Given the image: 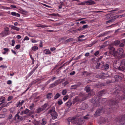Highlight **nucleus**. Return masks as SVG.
Segmentation results:
<instances>
[{
	"mask_svg": "<svg viewBox=\"0 0 125 125\" xmlns=\"http://www.w3.org/2000/svg\"><path fill=\"white\" fill-rule=\"evenodd\" d=\"M117 90L114 91L113 94L115 97V100L111 99L106 101L105 98H99L97 97L96 96H95L91 100V102L95 106H98L102 104L105 103H107L109 105H107L106 107H103L98 109L94 114L95 116H97L101 115L103 112L105 114L110 113L112 112L113 109H115L119 108V103L120 101L122 100H125L123 96L119 92L120 90Z\"/></svg>",
	"mask_w": 125,
	"mask_h": 125,
	"instance_id": "f257e3e1",
	"label": "nucleus"
},
{
	"mask_svg": "<svg viewBox=\"0 0 125 125\" xmlns=\"http://www.w3.org/2000/svg\"><path fill=\"white\" fill-rule=\"evenodd\" d=\"M115 55L116 58H123L125 56V53H124V50L122 48H119L117 49L115 52Z\"/></svg>",
	"mask_w": 125,
	"mask_h": 125,
	"instance_id": "f03ea898",
	"label": "nucleus"
},
{
	"mask_svg": "<svg viewBox=\"0 0 125 125\" xmlns=\"http://www.w3.org/2000/svg\"><path fill=\"white\" fill-rule=\"evenodd\" d=\"M115 120L116 121L119 122L120 125H125V115L119 116Z\"/></svg>",
	"mask_w": 125,
	"mask_h": 125,
	"instance_id": "7ed1b4c3",
	"label": "nucleus"
},
{
	"mask_svg": "<svg viewBox=\"0 0 125 125\" xmlns=\"http://www.w3.org/2000/svg\"><path fill=\"white\" fill-rule=\"evenodd\" d=\"M9 31V28L6 27L4 28V30L0 33V35L2 37L9 35L10 33Z\"/></svg>",
	"mask_w": 125,
	"mask_h": 125,
	"instance_id": "20e7f679",
	"label": "nucleus"
},
{
	"mask_svg": "<svg viewBox=\"0 0 125 125\" xmlns=\"http://www.w3.org/2000/svg\"><path fill=\"white\" fill-rule=\"evenodd\" d=\"M123 77V75L121 73H119L115 75V78L116 81L120 82L122 79Z\"/></svg>",
	"mask_w": 125,
	"mask_h": 125,
	"instance_id": "39448f33",
	"label": "nucleus"
},
{
	"mask_svg": "<svg viewBox=\"0 0 125 125\" xmlns=\"http://www.w3.org/2000/svg\"><path fill=\"white\" fill-rule=\"evenodd\" d=\"M120 61L117 60L115 61L113 63V66L114 68L116 69H117L119 67L120 65Z\"/></svg>",
	"mask_w": 125,
	"mask_h": 125,
	"instance_id": "423d86ee",
	"label": "nucleus"
},
{
	"mask_svg": "<svg viewBox=\"0 0 125 125\" xmlns=\"http://www.w3.org/2000/svg\"><path fill=\"white\" fill-rule=\"evenodd\" d=\"M75 117H69L67 120V124L68 125H69L70 124V122H71L73 124L75 123L76 122L75 121Z\"/></svg>",
	"mask_w": 125,
	"mask_h": 125,
	"instance_id": "0eeeda50",
	"label": "nucleus"
},
{
	"mask_svg": "<svg viewBox=\"0 0 125 125\" xmlns=\"http://www.w3.org/2000/svg\"><path fill=\"white\" fill-rule=\"evenodd\" d=\"M75 121L76 123L75 124H77V125H81L84 122V121L83 119L82 118H80L77 121H76V118H75Z\"/></svg>",
	"mask_w": 125,
	"mask_h": 125,
	"instance_id": "6e6552de",
	"label": "nucleus"
},
{
	"mask_svg": "<svg viewBox=\"0 0 125 125\" xmlns=\"http://www.w3.org/2000/svg\"><path fill=\"white\" fill-rule=\"evenodd\" d=\"M115 48L112 47L110 49L109 53L110 54L113 55L116 58V56L115 55Z\"/></svg>",
	"mask_w": 125,
	"mask_h": 125,
	"instance_id": "1a4fd4ad",
	"label": "nucleus"
},
{
	"mask_svg": "<svg viewBox=\"0 0 125 125\" xmlns=\"http://www.w3.org/2000/svg\"><path fill=\"white\" fill-rule=\"evenodd\" d=\"M88 25L87 24L84 25H83L82 27L79 28L78 29H77L76 31H82L85 29L88 28Z\"/></svg>",
	"mask_w": 125,
	"mask_h": 125,
	"instance_id": "9d476101",
	"label": "nucleus"
},
{
	"mask_svg": "<svg viewBox=\"0 0 125 125\" xmlns=\"http://www.w3.org/2000/svg\"><path fill=\"white\" fill-rule=\"evenodd\" d=\"M80 101V99L79 97L77 96L74 98L72 101V103L73 104L77 103H78Z\"/></svg>",
	"mask_w": 125,
	"mask_h": 125,
	"instance_id": "9b49d317",
	"label": "nucleus"
},
{
	"mask_svg": "<svg viewBox=\"0 0 125 125\" xmlns=\"http://www.w3.org/2000/svg\"><path fill=\"white\" fill-rule=\"evenodd\" d=\"M86 4L87 5H90L94 4L95 3V2L92 0H88L86 1Z\"/></svg>",
	"mask_w": 125,
	"mask_h": 125,
	"instance_id": "f8f14e48",
	"label": "nucleus"
},
{
	"mask_svg": "<svg viewBox=\"0 0 125 125\" xmlns=\"http://www.w3.org/2000/svg\"><path fill=\"white\" fill-rule=\"evenodd\" d=\"M51 115L53 119H56L57 116L58 115L55 111L53 113L51 114Z\"/></svg>",
	"mask_w": 125,
	"mask_h": 125,
	"instance_id": "ddd939ff",
	"label": "nucleus"
},
{
	"mask_svg": "<svg viewBox=\"0 0 125 125\" xmlns=\"http://www.w3.org/2000/svg\"><path fill=\"white\" fill-rule=\"evenodd\" d=\"M59 80H58L55 81L54 83H52L50 87H52L55 86L57 85L60 83L59 82Z\"/></svg>",
	"mask_w": 125,
	"mask_h": 125,
	"instance_id": "4468645a",
	"label": "nucleus"
},
{
	"mask_svg": "<svg viewBox=\"0 0 125 125\" xmlns=\"http://www.w3.org/2000/svg\"><path fill=\"white\" fill-rule=\"evenodd\" d=\"M109 67V65L108 64H104L102 67V69L104 70H107L108 69Z\"/></svg>",
	"mask_w": 125,
	"mask_h": 125,
	"instance_id": "2eb2a0df",
	"label": "nucleus"
},
{
	"mask_svg": "<svg viewBox=\"0 0 125 125\" xmlns=\"http://www.w3.org/2000/svg\"><path fill=\"white\" fill-rule=\"evenodd\" d=\"M72 41H76V40L75 39H73V38H70L65 41L64 42L66 43Z\"/></svg>",
	"mask_w": 125,
	"mask_h": 125,
	"instance_id": "dca6fc26",
	"label": "nucleus"
},
{
	"mask_svg": "<svg viewBox=\"0 0 125 125\" xmlns=\"http://www.w3.org/2000/svg\"><path fill=\"white\" fill-rule=\"evenodd\" d=\"M29 110L27 108H26L24 111H22L21 113V115H22L24 114H27L29 111Z\"/></svg>",
	"mask_w": 125,
	"mask_h": 125,
	"instance_id": "f3484780",
	"label": "nucleus"
},
{
	"mask_svg": "<svg viewBox=\"0 0 125 125\" xmlns=\"http://www.w3.org/2000/svg\"><path fill=\"white\" fill-rule=\"evenodd\" d=\"M105 94V90H103L101 91H99L98 94V96L100 97L102 95Z\"/></svg>",
	"mask_w": 125,
	"mask_h": 125,
	"instance_id": "a211bd4d",
	"label": "nucleus"
},
{
	"mask_svg": "<svg viewBox=\"0 0 125 125\" xmlns=\"http://www.w3.org/2000/svg\"><path fill=\"white\" fill-rule=\"evenodd\" d=\"M43 52L44 54H51L52 53L49 49L44 50L43 51Z\"/></svg>",
	"mask_w": 125,
	"mask_h": 125,
	"instance_id": "6ab92c4d",
	"label": "nucleus"
},
{
	"mask_svg": "<svg viewBox=\"0 0 125 125\" xmlns=\"http://www.w3.org/2000/svg\"><path fill=\"white\" fill-rule=\"evenodd\" d=\"M11 14L12 16H15L18 17H20V15L19 14L15 12H11Z\"/></svg>",
	"mask_w": 125,
	"mask_h": 125,
	"instance_id": "aec40b11",
	"label": "nucleus"
},
{
	"mask_svg": "<svg viewBox=\"0 0 125 125\" xmlns=\"http://www.w3.org/2000/svg\"><path fill=\"white\" fill-rule=\"evenodd\" d=\"M24 102V100H22L21 102H20V101H19V102L17 103L16 106L17 107H18L19 106H21Z\"/></svg>",
	"mask_w": 125,
	"mask_h": 125,
	"instance_id": "412c9836",
	"label": "nucleus"
},
{
	"mask_svg": "<svg viewBox=\"0 0 125 125\" xmlns=\"http://www.w3.org/2000/svg\"><path fill=\"white\" fill-rule=\"evenodd\" d=\"M55 111V107L54 106H53L51 107L49 111L48 112V113L51 114L53 113Z\"/></svg>",
	"mask_w": 125,
	"mask_h": 125,
	"instance_id": "4be33fe9",
	"label": "nucleus"
},
{
	"mask_svg": "<svg viewBox=\"0 0 125 125\" xmlns=\"http://www.w3.org/2000/svg\"><path fill=\"white\" fill-rule=\"evenodd\" d=\"M19 10L21 13L23 14L26 15L28 13V12L27 11L23 10L22 8H20Z\"/></svg>",
	"mask_w": 125,
	"mask_h": 125,
	"instance_id": "5701e85b",
	"label": "nucleus"
},
{
	"mask_svg": "<svg viewBox=\"0 0 125 125\" xmlns=\"http://www.w3.org/2000/svg\"><path fill=\"white\" fill-rule=\"evenodd\" d=\"M106 122V120L105 118H102L100 122V124H105Z\"/></svg>",
	"mask_w": 125,
	"mask_h": 125,
	"instance_id": "b1692460",
	"label": "nucleus"
},
{
	"mask_svg": "<svg viewBox=\"0 0 125 125\" xmlns=\"http://www.w3.org/2000/svg\"><path fill=\"white\" fill-rule=\"evenodd\" d=\"M6 100V98L5 97L3 96H0V102L4 103V102Z\"/></svg>",
	"mask_w": 125,
	"mask_h": 125,
	"instance_id": "393cba45",
	"label": "nucleus"
},
{
	"mask_svg": "<svg viewBox=\"0 0 125 125\" xmlns=\"http://www.w3.org/2000/svg\"><path fill=\"white\" fill-rule=\"evenodd\" d=\"M20 116L18 114H17L16 115H15V118L17 119H19V120H22L23 119V118L22 117H20Z\"/></svg>",
	"mask_w": 125,
	"mask_h": 125,
	"instance_id": "a878e982",
	"label": "nucleus"
},
{
	"mask_svg": "<svg viewBox=\"0 0 125 125\" xmlns=\"http://www.w3.org/2000/svg\"><path fill=\"white\" fill-rule=\"evenodd\" d=\"M16 109L14 108H11L10 110L11 113L15 114L16 113Z\"/></svg>",
	"mask_w": 125,
	"mask_h": 125,
	"instance_id": "bb28decb",
	"label": "nucleus"
},
{
	"mask_svg": "<svg viewBox=\"0 0 125 125\" xmlns=\"http://www.w3.org/2000/svg\"><path fill=\"white\" fill-rule=\"evenodd\" d=\"M43 111V109L41 107L37 109L36 111V112L37 113H39Z\"/></svg>",
	"mask_w": 125,
	"mask_h": 125,
	"instance_id": "cd10ccee",
	"label": "nucleus"
},
{
	"mask_svg": "<svg viewBox=\"0 0 125 125\" xmlns=\"http://www.w3.org/2000/svg\"><path fill=\"white\" fill-rule=\"evenodd\" d=\"M40 123L42 125H45L47 123L45 119H42V121L40 122Z\"/></svg>",
	"mask_w": 125,
	"mask_h": 125,
	"instance_id": "c85d7f7f",
	"label": "nucleus"
},
{
	"mask_svg": "<svg viewBox=\"0 0 125 125\" xmlns=\"http://www.w3.org/2000/svg\"><path fill=\"white\" fill-rule=\"evenodd\" d=\"M83 75H85L86 76H89L90 74V73L86 71H83Z\"/></svg>",
	"mask_w": 125,
	"mask_h": 125,
	"instance_id": "c756f323",
	"label": "nucleus"
},
{
	"mask_svg": "<svg viewBox=\"0 0 125 125\" xmlns=\"http://www.w3.org/2000/svg\"><path fill=\"white\" fill-rule=\"evenodd\" d=\"M125 67L123 65H121L119 66V67L117 69L118 70L120 71H123L125 70Z\"/></svg>",
	"mask_w": 125,
	"mask_h": 125,
	"instance_id": "7c9ffc66",
	"label": "nucleus"
},
{
	"mask_svg": "<svg viewBox=\"0 0 125 125\" xmlns=\"http://www.w3.org/2000/svg\"><path fill=\"white\" fill-rule=\"evenodd\" d=\"M91 117L90 115L87 114L83 117V118L86 120H88Z\"/></svg>",
	"mask_w": 125,
	"mask_h": 125,
	"instance_id": "2f4dec72",
	"label": "nucleus"
},
{
	"mask_svg": "<svg viewBox=\"0 0 125 125\" xmlns=\"http://www.w3.org/2000/svg\"><path fill=\"white\" fill-rule=\"evenodd\" d=\"M105 74L104 73H102L101 75L99 76V78H103V79H104L105 78L106 76H105Z\"/></svg>",
	"mask_w": 125,
	"mask_h": 125,
	"instance_id": "473e14b6",
	"label": "nucleus"
},
{
	"mask_svg": "<svg viewBox=\"0 0 125 125\" xmlns=\"http://www.w3.org/2000/svg\"><path fill=\"white\" fill-rule=\"evenodd\" d=\"M120 43V41L119 40H116L114 42V45L116 46L118 45Z\"/></svg>",
	"mask_w": 125,
	"mask_h": 125,
	"instance_id": "72a5a7b5",
	"label": "nucleus"
},
{
	"mask_svg": "<svg viewBox=\"0 0 125 125\" xmlns=\"http://www.w3.org/2000/svg\"><path fill=\"white\" fill-rule=\"evenodd\" d=\"M52 96V93H49L47 95L46 97L48 99L51 98Z\"/></svg>",
	"mask_w": 125,
	"mask_h": 125,
	"instance_id": "f704fd0d",
	"label": "nucleus"
},
{
	"mask_svg": "<svg viewBox=\"0 0 125 125\" xmlns=\"http://www.w3.org/2000/svg\"><path fill=\"white\" fill-rule=\"evenodd\" d=\"M120 62L121 65L125 66V59H123L120 61Z\"/></svg>",
	"mask_w": 125,
	"mask_h": 125,
	"instance_id": "c9c22d12",
	"label": "nucleus"
},
{
	"mask_svg": "<svg viewBox=\"0 0 125 125\" xmlns=\"http://www.w3.org/2000/svg\"><path fill=\"white\" fill-rule=\"evenodd\" d=\"M3 50H4V51L3 52V54H5L8 51L9 49L8 48H4L3 49Z\"/></svg>",
	"mask_w": 125,
	"mask_h": 125,
	"instance_id": "e433bc0d",
	"label": "nucleus"
},
{
	"mask_svg": "<svg viewBox=\"0 0 125 125\" xmlns=\"http://www.w3.org/2000/svg\"><path fill=\"white\" fill-rule=\"evenodd\" d=\"M72 103L71 101H69L67 102L66 104L68 107H70Z\"/></svg>",
	"mask_w": 125,
	"mask_h": 125,
	"instance_id": "4c0bfd02",
	"label": "nucleus"
},
{
	"mask_svg": "<svg viewBox=\"0 0 125 125\" xmlns=\"http://www.w3.org/2000/svg\"><path fill=\"white\" fill-rule=\"evenodd\" d=\"M78 86L76 84L74 85L71 86L70 87V88L71 89H76Z\"/></svg>",
	"mask_w": 125,
	"mask_h": 125,
	"instance_id": "58836bf2",
	"label": "nucleus"
},
{
	"mask_svg": "<svg viewBox=\"0 0 125 125\" xmlns=\"http://www.w3.org/2000/svg\"><path fill=\"white\" fill-rule=\"evenodd\" d=\"M85 90L87 92H89L90 90V88L88 86H87L85 87Z\"/></svg>",
	"mask_w": 125,
	"mask_h": 125,
	"instance_id": "ea45409f",
	"label": "nucleus"
},
{
	"mask_svg": "<svg viewBox=\"0 0 125 125\" xmlns=\"http://www.w3.org/2000/svg\"><path fill=\"white\" fill-rule=\"evenodd\" d=\"M47 105V104H45L43 105L41 107L42 109H43V111L45 110V109L46 108Z\"/></svg>",
	"mask_w": 125,
	"mask_h": 125,
	"instance_id": "a19ab883",
	"label": "nucleus"
},
{
	"mask_svg": "<svg viewBox=\"0 0 125 125\" xmlns=\"http://www.w3.org/2000/svg\"><path fill=\"white\" fill-rule=\"evenodd\" d=\"M60 94L58 93H57L54 96V99H57L60 96Z\"/></svg>",
	"mask_w": 125,
	"mask_h": 125,
	"instance_id": "79ce46f5",
	"label": "nucleus"
},
{
	"mask_svg": "<svg viewBox=\"0 0 125 125\" xmlns=\"http://www.w3.org/2000/svg\"><path fill=\"white\" fill-rule=\"evenodd\" d=\"M63 103L62 100L59 99L57 102V104L59 105H61L63 104Z\"/></svg>",
	"mask_w": 125,
	"mask_h": 125,
	"instance_id": "37998d69",
	"label": "nucleus"
},
{
	"mask_svg": "<svg viewBox=\"0 0 125 125\" xmlns=\"http://www.w3.org/2000/svg\"><path fill=\"white\" fill-rule=\"evenodd\" d=\"M67 91L66 89H64L62 90V94L63 95H65L66 94Z\"/></svg>",
	"mask_w": 125,
	"mask_h": 125,
	"instance_id": "c03bdc74",
	"label": "nucleus"
},
{
	"mask_svg": "<svg viewBox=\"0 0 125 125\" xmlns=\"http://www.w3.org/2000/svg\"><path fill=\"white\" fill-rule=\"evenodd\" d=\"M38 49V48L36 46H33L32 48V50L34 51L37 50Z\"/></svg>",
	"mask_w": 125,
	"mask_h": 125,
	"instance_id": "a18cd8bd",
	"label": "nucleus"
},
{
	"mask_svg": "<svg viewBox=\"0 0 125 125\" xmlns=\"http://www.w3.org/2000/svg\"><path fill=\"white\" fill-rule=\"evenodd\" d=\"M69 96L68 95H67L64 96L63 98V99L64 101H66L68 98Z\"/></svg>",
	"mask_w": 125,
	"mask_h": 125,
	"instance_id": "49530a36",
	"label": "nucleus"
},
{
	"mask_svg": "<svg viewBox=\"0 0 125 125\" xmlns=\"http://www.w3.org/2000/svg\"><path fill=\"white\" fill-rule=\"evenodd\" d=\"M13 97L12 96H9L7 99L8 101H9L11 100L13 98Z\"/></svg>",
	"mask_w": 125,
	"mask_h": 125,
	"instance_id": "de8ad7c7",
	"label": "nucleus"
},
{
	"mask_svg": "<svg viewBox=\"0 0 125 125\" xmlns=\"http://www.w3.org/2000/svg\"><path fill=\"white\" fill-rule=\"evenodd\" d=\"M61 4H60L59 6V9H61L62 8V6L63 5V2H60Z\"/></svg>",
	"mask_w": 125,
	"mask_h": 125,
	"instance_id": "09e8293b",
	"label": "nucleus"
},
{
	"mask_svg": "<svg viewBox=\"0 0 125 125\" xmlns=\"http://www.w3.org/2000/svg\"><path fill=\"white\" fill-rule=\"evenodd\" d=\"M83 105L84 106V107H83L82 109H83L84 110V109H86L87 108V107H88V105L87 104H83Z\"/></svg>",
	"mask_w": 125,
	"mask_h": 125,
	"instance_id": "8fccbe9b",
	"label": "nucleus"
},
{
	"mask_svg": "<svg viewBox=\"0 0 125 125\" xmlns=\"http://www.w3.org/2000/svg\"><path fill=\"white\" fill-rule=\"evenodd\" d=\"M103 57V56H101L99 57L96 58V60L97 62H99L100 60L102 59Z\"/></svg>",
	"mask_w": 125,
	"mask_h": 125,
	"instance_id": "3c124183",
	"label": "nucleus"
},
{
	"mask_svg": "<svg viewBox=\"0 0 125 125\" xmlns=\"http://www.w3.org/2000/svg\"><path fill=\"white\" fill-rule=\"evenodd\" d=\"M100 63L99 62H98L96 66V69H99L100 67Z\"/></svg>",
	"mask_w": 125,
	"mask_h": 125,
	"instance_id": "603ef678",
	"label": "nucleus"
},
{
	"mask_svg": "<svg viewBox=\"0 0 125 125\" xmlns=\"http://www.w3.org/2000/svg\"><path fill=\"white\" fill-rule=\"evenodd\" d=\"M51 27V26H48L46 25H42V24H41V28H44L45 27Z\"/></svg>",
	"mask_w": 125,
	"mask_h": 125,
	"instance_id": "864d4df0",
	"label": "nucleus"
},
{
	"mask_svg": "<svg viewBox=\"0 0 125 125\" xmlns=\"http://www.w3.org/2000/svg\"><path fill=\"white\" fill-rule=\"evenodd\" d=\"M81 55H80L78 56L77 57H75L74 59V60H77L79 59L80 58V57L81 56Z\"/></svg>",
	"mask_w": 125,
	"mask_h": 125,
	"instance_id": "5fc2aeb1",
	"label": "nucleus"
},
{
	"mask_svg": "<svg viewBox=\"0 0 125 125\" xmlns=\"http://www.w3.org/2000/svg\"><path fill=\"white\" fill-rule=\"evenodd\" d=\"M34 72L32 70L31 72H30L28 74V76H29L31 75L34 73Z\"/></svg>",
	"mask_w": 125,
	"mask_h": 125,
	"instance_id": "6e6d98bb",
	"label": "nucleus"
},
{
	"mask_svg": "<svg viewBox=\"0 0 125 125\" xmlns=\"http://www.w3.org/2000/svg\"><path fill=\"white\" fill-rule=\"evenodd\" d=\"M42 79L41 78H39L36 80L34 82V83H36L38 82L39 81H40L42 80Z\"/></svg>",
	"mask_w": 125,
	"mask_h": 125,
	"instance_id": "4d7b16f0",
	"label": "nucleus"
},
{
	"mask_svg": "<svg viewBox=\"0 0 125 125\" xmlns=\"http://www.w3.org/2000/svg\"><path fill=\"white\" fill-rule=\"evenodd\" d=\"M50 49L51 51L53 52L56 49V48L54 47L51 48Z\"/></svg>",
	"mask_w": 125,
	"mask_h": 125,
	"instance_id": "13d9d810",
	"label": "nucleus"
},
{
	"mask_svg": "<svg viewBox=\"0 0 125 125\" xmlns=\"http://www.w3.org/2000/svg\"><path fill=\"white\" fill-rule=\"evenodd\" d=\"M29 38L27 36H26L24 39L23 41H25V40H29Z\"/></svg>",
	"mask_w": 125,
	"mask_h": 125,
	"instance_id": "bf43d9fd",
	"label": "nucleus"
},
{
	"mask_svg": "<svg viewBox=\"0 0 125 125\" xmlns=\"http://www.w3.org/2000/svg\"><path fill=\"white\" fill-rule=\"evenodd\" d=\"M10 7L13 9L16 8H17L14 5H11Z\"/></svg>",
	"mask_w": 125,
	"mask_h": 125,
	"instance_id": "052dcab7",
	"label": "nucleus"
},
{
	"mask_svg": "<svg viewBox=\"0 0 125 125\" xmlns=\"http://www.w3.org/2000/svg\"><path fill=\"white\" fill-rule=\"evenodd\" d=\"M20 47V46L19 45H17L15 46V48L17 49H18Z\"/></svg>",
	"mask_w": 125,
	"mask_h": 125,
	"instance_id": "680f3d73",
	"label": "nucleus"
},
{
	"mask_svg": "<svg viewBox=\"0 0 125 125\" xmlns=\"http://www.w3.org/2000/svg\"><path fill=\"white\" fill-rule=\"evenodd\" d=\"M31 41L32 43H35L37 41L35 40H34L33 39H31Z\"/></svg>",
	"mask_w": 125,
	"mask_h": 125,
	"instance_id": "e2e57ef3",
	"label": "nucleus"
},
{
	"mask_svg": "<svg viewBox=\"0 0 125 125\" xmlns=\"http://www.w3.org/2000/svg\"><path fill=\"white\" fill-rule=\"evenodd\" d=\"M68 82L67 81H66L65 82L62 83V84H63L64 86H65L67 84H68Z\"/></svg>",
	"mask_w": 125,
	"mask_h": 125,
	"instance_id": "0e129e2a",
	"label": "nucleus"
},
{
	"mask_svg": "<svg viewBox=\"0 0 125 125\" xmlns=\"http://www.w3.org/2000/svg\"><path fill=\"white\" fill-rule=\"evenodd\" d=\"M99 53V52L98 51H97L94 53V55L95 56H96L98 55Z\"/></svg>",
	"mask_w": 125,
	"mask_h": 125,
	"instance_id": "69168bd1",
	"label": "nucleus"
},
{
	"mask_svg": "<svg viewBox=\"0 0 125 125\" xmlns=\"http://www.w3.org/2000/svg\"><path fill=\"white\" fill-rule=\"evenodd\" d=\"M11 41L12 42L11 45L13 46H14V45L15 41L14 40H12Z\"/></svg>",
	"mask_w": 125,
	"mask_h": 125,
	"instance_id": "338daca9",
	"label": "nucleus"
},
{
	"mask_svg": "<svg viewBox=\"0 0 125 125\" xmlns=\"http://www.w3.org/2000/svg\"><path fill=\"white\" fill-rule=\"evenodd\" d=\"M7 83L8 84H10L12 83V82L11 80H8L7 82Z\"/></svg>",
	"mask_w": 125,
	"mask_h": 125,
	"instance_id": "774afa93",
	"label": "nucleus"
}]
</instances>
